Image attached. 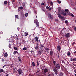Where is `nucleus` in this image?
Masks as SVG:
<instances>
[{
    "label": "nucleus",
    "mask_w": 76,
    "mask_h": 76,
    "mask_svg": "<svg viewBox=\"0 0 76 76\" xmlns=\"http://www.w3.org/2000/svg\"><path fill=\"white\" fill-rule=\"evenodd\" d=\"M59 76H63V73L61 72L59 74Z\"/></svg>",
    "instance_id": "b1692460"
},
{
    "label": "nucleus",
    "mask_w": 76,
    "mask_h": 76,
    "mask_svg": "<svg viewBox=\"0 0 76 76\" xmlns=\"http://www.w3.org/2000/svg\"><path fill=\"white\" fill-rule=\"evenodd\" d=\"M48 17L49 19H53V15H52L50 13L48 14Z\"/></svg>",
    "instance_id": "20e7f679"
},
{
    "label": "nucleus",
    "mask_w": 76,
    "mask_h": 76,
    "mask_svg": "<svg viewBox=\"0 0 76 76\" xmlns=\"http://www.w3.org/2000/svg\"><path fill=\"white\" fill-rule=\"evenodd\" d=\"M18 60L20 61H21V59L20 58V57H18Z\"/></svg>",
    "instance_id": "f704fd0d"
},
{
    "label": "nucleus",
    "mask_w": 76,
    "mask_h": 76,
    "mask_svg": "<svg viewBox=\"0 0 76 76\" xmlns=\"http://www.w3.org/2000/svg\"><path fill=\"white\" fill-rule=\"evenodd\" d=\"M46 8L47 9H48L49 8V7H48V6H47L46 7Z\"/></svg>",
    "instance_id": "37998d69"
},
{
    "label": "nucleus",
    "mask_w": 76,
    "mask_h": 76,
    "mask_svg": "<svg viewBox=\"0 0 76 76\" xmlns=\"http://www.w3.org/2000/svg\"><path fill=\"white\" fill-rule=\"evenodd\" d=\"M27 50V48L26 47H25L23 48V50L24 51H25V50Z\"/></svg>",
    "instance_id": "c756f323"
},
{
    "label": "nucleus",
    "mask_w": 76,
    "mask_h": 76,
    "mask_svg": "<svg viewBox=\"0 0 76 76\" xmlns=\"http://www.w3.org/2000/svg\"><path fill=\"white\" fill-rule=\"evenodd\" d=\"M15 18L16 19H19V17H18V15H15Z\"/></svg>",
    "instance_id": "cd10ccee"
},
{
    "label": "nucleus",
    "mask_w": 76,
    "mask_h": 76,
    "mask_svg": "<svg viewBox=\"0 0 76 76\" xmlns=\"http://www.w3.org/2000/svg\"><path fill=\"white\" fill-rule=\"evenodd\" d=\"M72 45H73V44H72Z\"/></svg>",
    "instance_id": "774afa93"
},
{
    "label": "nucleus",
    "mask_w": 76,
    "mask_h": 76,
    "mask_svg": "<svg viewBox=\"0 0 76 76\" xmlns=\"http://www.w3.org/2000/svg\"><path fill=\"white\" fill-rule=\"evenodd\" d=\"M58 12L59 13H61V9H58Z\"/></svg>",
    "instance_id": "a878e982"
},
{
    "label": "nucleus",
    "mask_w": 76,
    "mask_h": 76,
    "mask_svg": "<svg viewBox=\"0 0 76 76\" xmlns=\"http://www.w3.org/2000/svg\"><path fill=\"white\" fill-rule=\"evenodd\" d=\"M45 50L46 52H47V53H49V51L50 50V49H49L48 48H45Z\"/></svg>",
    "instance_id": "2eb2a0df"
},
{
    "label": "nucleus",
    "mask_w": 76,
    "mask_h": 76,
    "mask_svg": "<svg viewBox=\"0 0 76 76\" xmlns=\"http://www.w3.org/2000/svg\"><path fill=\"white\" fill-rule=\"evenodd\" d=\"M65 23H66V25H67V23H68V21L65 20Z\"/></svg>",
    "instance_id": "c85d7f7f"
},
{
    "label": "nucleus",
    "mask_w": 76,
    "mask_h": 76,
    "mask_svg": "<svg viewBox=\"0 0 76 76\" xmlns=\"http://www.w3.org/2000/svg\"><path fill=\"white\" fill-rule=\"evenodd\" d=\"M44 3H42L41 4V5H42V6H44Z\"/></svg>",
    "instance_id": "79ce46f5"
},
{
    "label": "nucleus",
    "mask_w": 76,
    "mask_h": 76,
    "mask_svg": "<svg viewBox=\"0 0 76 76\" xmlns=\"http://www.w3.org/2000/svg\"><path fill=\"white\" fill-rule=\"evenodd\" d=\"M74 21H75V22L76 23V20H75Z\"/></svg>",
    "instance_id": "bf43d9fd"
},
{
    "label": "nucleus",
    "mask_w": 76,
    "mask_h": 76,
    "mask_svg": "<svg viewBox=\"0 0 76 76\" xmlns=\"http://www.w3.org/2000/svg\"><path fill=\"white\" fill-rule=\"evenodd\" d=\"M32 54H34V53H33V52H32V53H31Z\"/></svg>",
    "instance_id": "052dcab7"
},
{
    "label": "nucleus",
    "mask_w": 76,
    "mask_h": 76,
    "mask_svg": "<svg viewBox=\"0 0 76 76\" xmlns=\"http://www.w3.org/2000/svg\"><path fill=\"white\" fill-rule=\"evenodd\" d=\"M34 54V56H35V55H34V54Z\"/></svg>",
    "instance_id": "680f3d73"
},
{
    "label": "nucleus",
    "mask_w": 76,
    "mask_h": 76,
    "mask_svg": "<svg viewBox=\"0 0 76 76\" xmlns=\"http://www.w3.org/2000/svg\"><path fill=\"white\" fill-rule=\"evenodd\" d=\"M49 10H51V7H50L49 8Z\"/></svg>",
    "instance_id": "a18cd8bd"
},
{
    "label": "nucleus",
    "mask_w": 76,
    "mask_h": 76,
    "mask_svg": "<svg viewBox=\"0 0 76 76\" xmlns=\"http://www.w3.org/2000/svg\"><path fill=\"white\" fill-rule=\"evenodd\" d=\"M74 30L75 31H76V27H75V28H74Z\"/></svg>",
    "instance_id": "8fccbe9b"
},
{
    "label": "nucleus",
    "mask_w": 76,
    "mask_h": 76,
    "mask_svg": "<svg viewBox=\"0 0 76 76\" xmlns=\"http://www.w3.org/2000/svg\"><path fill=\"white\" fill-rule=\"evenodd\" d=\"M58 56L59 57V54H58Z\"/></svg>",
    "instance_id": "e2e57ef3"
},
{
    "label": "nucleus",
    "mask_w": 76,
    "mask_h": 76,
    "mask_svg": "<svg viewBox=\"0 0 76 76\" xmlns=\"http://www.w3.org/2000/svg\"><path fill=\"white\" fill-rule=\"evenodd\" d=\"M34 23H36L37 26L38 27H39V22L38 21L37 19H36L34 20Z\"/></svg>",
    "instance_id": "39448f33"
},
{
    "label": "nucleus",
    "mask_w": 76,
    "mask_h": 76,
    "mask_svg": "<svg viewBox=\"0 0 76 76\" xmlns=\"http://www.w3.org/2000/svg\"><path fill=\"white\" fill-rule=\"evenodd\" d=\"M32 41H33V40H32Z\"/></svg>",
    "instance_id": "338daca9"
},
{
    "label": "nucleus",
    "mask_w": 76,
    "mask_h": 76,
    "mask_svg": "<svg viewBox=\"0 0 76 76\" xmlns=\"http://www.w3.org/2000/svg\"><path fill=\"white\" fill-rule=\"evenodd\" d=\"M6 66V65H5L4 66H3V68H4V67H5V66Z\"/></svg>",
    "instance_id": "49530a36"
},
{
    "label": "nucleus",
    "mask_w": 76,
    "mask_h": 76,
    "mask_svg": "<svg viewBox=\"0 0 76 76\" xmlns=\"http://www.w3.org/2000/svg\"><path fill=\"white\" fill-rule=\"evenodd\" d=\"M43 52V50H42L41 49H40L38 52V54L39 55H40V54H41Z\"/></svg>",
    "instance_id": "0eeeda50"
},
{
    "label": "nucleus",
    "mask_w": 76,
    "mask_h": 76,
    "mask_svg": "<svg viewBox=\"0 0 76 76\" xmlns=\"http://www.w3.org/2000/svg\"><path fill=\"white\" fill-rule=\"evenodd\" d=\"M61 14L63 16H66H66H67V14L65 11H64V10H63L62 11Z\"/></svg>",
    "instance_id": "7ed1b4c3"
},
{
    "label": "nucleus",
    "mask_w": 76,
    "mask_h": 76,
    "mask_svg": "<svg viewBox=\"0 0 76 76\" xmlns=\"http://www.w3.org/2000/svg\"><path fill=\"white\" fill-rule=\"evenodd\" d=\"M58 16L59 18L61 20H65V18L64 17L61 16V15L60 14H58Z\"/></svg>",
    "instance_id": "f03ea898"
},
{
    "label": "nucleus",
    "mask_w": 76,
    "mask_h": 76,
    "mask_svg": "<svg viewBox=\"0 0 76 76\" xmlns=\"http://www.w3.org/2000/svg\"><path fill=\"white\" fill-rule=\"evenodd\" d=\"M65 12H66L68 13V15H70V12H69V10H68V9H66L65 10Z\"/></svg>",
    "instance_id": "4468645a"
},
{
    "label": "nucleus",
    "mask_w": 76,
    "mask_h": 76,
    "mask_svg": "<svg viewBox=\"0 0 76 76\" xmlns=\"http://www.w3.org/2000/svg\"><path fill=\"white\" fill-rule=\"evenodd\" d=\"M17 53H18V51H14V52L13 53V54H14V55H15V54H17Z\"/></svg>",
    "instance_id": "4be33fe9"
},
{
    "label": "nucleus",
    "mask_w": 76,
    "mask_h": 76,
    "mask_svg": "<svg viewBox=\"0 0 76 76\" xmlns=\"http://www.w3.org/2000/svg\"><path fill=\"white\" fill-rule=\"evenodd\" d=\"M71 16H72V17H74V15H73V14H71Z\"/></svg>",
    "instance_id": "a19ab883"
},
{
    "label": "nucleus",
    "mask_w": 76,
    "mask_h": 76,
    "mask_svg": "<svg viewBox=\"0 0 76 76\" xmlns=\"http://www.w3.org/2000/svg\"><path fill=\"white\" fill-rule=\"evenodd\" d=\"M50 5H51V6H52V5H53V3L51 1L50 2Z\"/></svg>",
    "instance_id": "4c0bfd02"
},
{
    "label": "nucleus",
    "mask_w": 76,
    "mask_h": 76,
    "mask_svg": "<svg viewBox=\"0 0 76 76\" xmlns=\"http://www.w3.org/2000/svg\"><path fill=\"white\" fill-rule=\"evenodd\" d=\"M36 63L37 64V66H39V63L38 62V61Z\"/></svg>",
    "instance_id": "2f4dec72"
},
{
    "label": "nucleus",
    "mask_w": 76,
    "mask_h": 76,
    "mask_svg": "<svg viewBox=\"0 0 76 76\" xmlns=\"http://www.w3.org/2000/svg\"><path fill=\"white\" fill-rule=\"evenodd\" d=\"M50 54L51 56H53V52L52 51H50Z\"/></svg>",
    "instance_id": "5701e85b"
},
{
    "label": "nucleus",
    "mask_w": 76,
    "mask_h": 76,
    "mask_svg": "<svg viewBox=\"0 0 76 76\" xmlns=\"http://www.w3.org/2000/svg\"><path fill=\"white\" fill-rule=\"evenodd\" d=\"M32 67H35V62H33L32 64Z\"/></svg>",
    "instance_id": "aec40b11"
},
{
    "label": "nucleus",
    "mask_w": 76,
    "mask_h": 76,
    "mask_svg": "<svg viewBox=\"0 0 76 76\" xmlns=\"http://www.w3.org/2000/svg\"><path fill=\"white\" fill-rule=\"evenodd\" d=\"M53 64L54 66H55V65H56V61H53Z\"/></svg>",
    "instance_id": "e433bc0d"
},
{
    "label": "nucleus",
    "mask_w": 76,
    "mask_h": 76,
    "mask_svg": "<svg viewBox=\"0 0 76 76\" xmlns=\"http://www.w3.org/2000/svg\"><path fill=\"white\" fill-rule=\"evenodd\" d=\"M44 45H41V44L40 45V50H44Z\"/></svg>",
    "instance_id": "ddd939ff"
},
{
    "label": "nucleus",
    "mask_w": 76,
    "mask_h": 76,
    "mask_svg": "<svg viewBox=\"0 0 76 76\" xmlns=\"http://www.w3.org/2000/svg\"><path fill=\"white\" fill-rule=\"evenodd\" d=\"M34 47L36 50H37V49H38V48H39V45H38V44H37V45L35 46V45H34Z\"/></svg>",
    "instance_id": "9d476101"
},
{
    "label": "nucleus",
    "mask_w": 76,
    "mask_h": 76,
    "mask_svg": "<svg viewBox=\"0 0 76 76\" xmlns=\"http://www.w3.org/2000/svg\"><path fill=\"white\" fill-rule=\"evenodd\" d=\"M4 72V71L2 69H0V73H2Z\"/></svg>",
    "instance_id": "bb28decb"
},
{
    "label": "nucleus",
    "mask_w": 76,
    "mask_h": 76,
    "mask_svg": "<svg viewBox=\"0 0 76 76\" xmlns=\"http://www.w3.org/2000/svg\"><path fill=\"white\" fill-rule=\"evenodd\" d=\"M63 29H64V28H63Z\"/></svg>",
    "instance_id": "0e129e2a"
},
{
    "label": "nucleus",
    "mask_w": 76,
    "mask_h": 76,
    "mask_svg": "<svg viewBox=\"0 0 76 76\" xmlns=\"http://www.w3.org/2000/svg\"><path fill=\"white\" fill-rule=\"evenodd\" d=\"M67 56L68 57H69V56H71V53L70 52H68L67 54Z\"/></svg>",
    "instance_id": "f3484780"
},
{
    "label": "nucleus",
    "mask_w": 76,
    "mask_h": 76,
    "mask_svg": "<svg viewBox=\"0 0 76 76\" xmlns=\"http://www.w3.org/2000/svg\"><path fill=\"white\" fill-rule=\"evenodd\" d=\"M57 2H58V3H61V1L58 0Z\"/></svg>",
    "instance_id": "72a5a7b5"
},
{
    "label": "nucleus",
    "mask_w": 76,
    "mask_h": 76,
    "mask_svg": "<svg viewBox=\"0 0 76 76\" xmlns=\"http://www.w3.org/2000/svg\"><path fill=\"white\" fill-rule=\"evenodd\" d=\"M43 11L44 12V11H45L44 10H43Z\"/></svg>",
    "instance_id": "69168bd1"
},
{
    "label": "nucleus",
    "mask_w": 76,
    "mask_h": 76,
    "mask_svg": "<svg viewBox=\"0 0 76 76\" xmlns=\"http://www.w3.org/2000/svg\"><path fill=\"white\" fill-rule=\"evenodd\" d=\"M70 33H67L65 35V37L66 38H69L70 37Z\"/></svg>",
    "instance_id": "f8f14e48"
},
{
    "label": "nucleus",
    "mask_w": 76,
    "mask_h": 76,
    "mask_svg": "<svg viewBox=\"0 0 76 76\" xmlns=\"http://www.w3.org/2000/svg\"><path fill=\"white\" fill-rule=\"evenodd\" d=\"M30 52H31V53H34V51H33L32 50H31Z\"/></svg>",
    "instance_id": "de8ad7c7"
},
{
    "label": "nucleus",
    "mask_w": 76,
    "mask_h": 76,
    "mask_svg": "<svg viewBox=\"0 0 76 76\" xmlns=\"http://www.w3.org/2000/svg\"><path fill=\"white\" fill-rule=\"evenodd\" d=\"M43 70H44V73L45 75H46L47 73L48 72V69L47 68H45L44 69H43Z\"/></svg>",
    "instance_id": "6e6552de"
},
{
    "label": "nucleus",
    "mask_w": 76,
    "mask_h": 76,
    "mask_svg": "<svg viewBox=\"0 0 76 76\" xmlns=\"http://www.w3.org/2000/svg\"><path fill=\"white\" fill-rule=\"evenodd\" d=\"M4 57H7V56H8V54L5 53L4 54Z\"/></svg>",
    "instance_id": "6ab92c4d"
},
{
    "label": "nucleus",
    "mask_w": 76,
    "mask_h": 76,
    "mask_svg": "<svg viewBox=\"0 0 76 76\" xmlns=\"http://www.w3.org/2000/svg\"><path fill=\"white\" fill-rule=\"evenodd\" d=\"M55 21H56V22H58V20H57V19H56V20H55Z\"/></svg>",
    "instance_id": "09e8293b"
},
{
    "label": "nucleus",
    "mask_w": 76,
    "mask_h": 76,
    "mask_svg": "<svg viewBox=\"0 0 76 76\" xmlns=\"http://www.w3.org/2000/svg\"><path fill=\"white\" fill-rule=\"evenodd\" d=\"M74 9H75V10H76V8H74Z\"/></svg>",
    "instance_id": "4d7b16f0"
},
{
    "label": "nucleus",
    "mask_w": 76,
    "mask_h": 76,
    "mask_svg": "<svg viewBox=\"0 0 76 76\" xmlns=\"http://www.w3.org/2000/svg\"><path fill=\"white\" fill-rule=\"evenodd\" d=\"M17 71H18V73H19V75H20L21 74H22V69H18Z\"/></svg>",
    "instance_id": "423d86ee"
},
{
    "label": "nucleus",
    "mask_w": 76,
    "mask_h": 76,
    "mask_svg": "<svg viewBox=\"0 0 76 76\" xmlns=\"http://www.w3.org/2000/svg\"><path fill=\"white\" fill-rule=\"evenodd\" d=\"M74 76H76V74H75L74 75Z\"/></svg>",
    "instance_id": "13d9d810"
},
{
    "label": "nucleus",
    "mask_w": 76,
    "mask_h": 76,
    "mask_svg": "<svg viewBox=\"0 0 76 76\" xmlns=\"http://www.w3.org/2000/svg\"><path fill=\"white\" fill-rule=\"evenodd\" d=\"M71 61H72L73 60V58H71L70 59Z\"/></svg>",
    "instance_id": "c03bdc74"
},
{
    "label": "nucleus",
    "mask_w": 76,
    "mask_h": 76,
    "mask_svg": "<svg viewBox=\"0 0 76 76\" xmlns=\"http://www.w3.org/2000/svg\"><path fill=\"white\" fill-rule=\"evenodd\" d=\"M63 43H64V44H66V43L65 42H63Z\"/></svg>",
    "instance_id": "5fc2aeb1"
},
{
    "label": "nucleus",
    "mask_w": 76,
    "mask_h": 76,
    "mask_svg": "<svg viewBox=\"0 0 76 76\" xmlns=\"http://www.w3.org/2000/svg\"><path fill=\"white\" fill-rule=\"evenodd\" d=\"M56 69V68H54L53 69V71H54V73H55L56 75H57V70Z\"/></svg>",
    "instance_id": "1a4fd4ad"
},
{
    "label": "nucleus",
    "mask_w": 76,
    "mask_h": 76,
    "mask_svg": "<svg viewBox=\"0 0 76 76\" xmlns=\"http://www.w3.org/2000/svg\"><path fill=\"white\" fill-rule=\"evenodd\" d=\"M28 14L27 13H26L25 14V16L26 17H27L28 16Z\"/></svg>",
    "instance_id": "7c9ffc66"
},
{
    "label": "nucleus",
    "mask_w": 76,
    "mask_h": 76,
    "mask_svg": "<svg viewBox=\"0 0 76 76\" xmlns=\"http://www.w3.org/2000/svg\"><path fill=\"white\" fill-rule=\"evenodd\" d=\"M18 9L19 10H23V7L22 6L20 7H18Z\"/></svg>",
    "instance_id": "412c9836"
},
{
    "label": "nucleus",
    "mask_w": 76,
    "mask_h": 76,
    "mask_svg": "<svg viewBox=\"0 0 76 76\" xmlns=\"http://www.w3.org/2000/svg\"><path fill=\"white\" fill-rule=\"evenodd\" d=\"M57 48L58 49V51H60V50L61 49V48H60V47L58 45L57 46Z\"/></svg>",
    "instance_id": "dca6fc26"
},
{
    "label": "nucleus",
    "mask_w": 76,
    "mask_h": 76,
    "mask_svg": "<svg viewBox=\"0 0 76 76\" xmlns=\"http://www.w3.org/2000/svg\"><path fill=\"white\" fill-rule=\"evenodd\" d=\"M8 3L7 1H5L4 2V4H7Z\"/></svg>",
    "instance_id": "393cba45"
},
{
    "label": "nucleus",
    "mask_w": 76,
    "mask_h": 76,
    "mask_svg": "<svg viewBox=\"0 0 76 76\" xmlns=\"http://www.w3.org/2000/svg\"><path fill=\"white\" fill-rule=\"evenodd\" d=\"M73 61H76V58L75 59L73 58Z\"/></svg>",
    "instance_id": "58836bf2"
},
{
    "label": "nucleus",
    "mask_w": 76,
    "mask_h": 76,
    "mask_svg": "<svg viewBox=\"0 0 76 76\" xmlns=\"http://www.w3.org/2000/svg\"><path fill=\"white\" fill-rule=\"evenodd\" d=\"M75 4L76 5V1L75 2Z\"/></svg>",
    "instance_id": "6e6d98bb"
},
{
    "label": "nucleus",
    "mask_w": 76,
    "mask_h": 76,
    "mask_svg": "<svg viewBox=\"0 0 76 76\" xmlns=\"http://www.w3.org/2000/svg\"><path fill=\"white\" fill-rule=\"evenodd\" d=\"M28 35V33H26V32L24 33V37H26V36H27Z\"/></svg>",
    "instance_id": "a211bd4d"
},
{
    "label": "nucleus",
    "mask_w": 76,
    "mask_h": 76,
    "mask_svg": "<svg viewBox=\"0 0 76 76\" xmlns=\"http://www.w3.org/2000/svg\"><path fill=\"white\" fill-rule=\"evenodd\" d=\"M35 42H33V43H35V42L37 41V42H38V37L36 36L35 37Z\"/></svg>",
    "instance_id": "9b49d317"
},
{
    "label": "nucleus",
    "mask_w": 76,
    "mask_h": 76,
    "mask_svg": "<svg viewBox=\"0 0 76 76\" xmlns=\"http://www.w3.org/2000/svg\"><path fill=\"white\" fill-rule=\"evenodd\" d=\"M74 72L76 74V69L74 70Z\"/></svg>",
    "instance_id": "603ef678"
},
{
    "label": "nucleus",
    "mask_w": 76,
    "mask_h": 76,
    "mask_svg": "<svg viewBox=\"0 0 76 76\" xmlns=\"http://www.w3.org/2000/svg\"><path fill=\"white\" fill-rule=\"evenodd\" d=\"M56 69L57 70H59L60 68V65L58 63H56L55 66Z\"/></svg>",
    "instance_id": "f257e3e1"
},
{
    "label": "nucleus",
    "mask_w": 76,
    "mask_h": 76,
    "mask_svg": "<svg viewBox=\"0 0 76 76\" xmlns=\"http://www.w3.org/2000/svg\"><path fill=\"white\" fill-rule=\"evenodd\" d=\"M12 47V46H11V45L10 44L9 45V48H11Z\"/></svg>",
    "instance_id": "c9c22d12"
},
{
    "label": "nucleus",
    "mask_w": 76,
    "mask_h": 76,
    "mask_svg": "<svg viewBox=\"0 0 76 76\" xmlns=\"http://www.w3.org/2000/svg\"><path fill=\"white\" fill-rule=\"evenodd\" d=\"M4 60L3 58L2 59V62H3V61H4V60Z\"/></svg>",
    "instance_id": "3c124183"
},
{
    "label": "nucleus",
    "mask_w": 76,
    "mask_h": 76,
    "mask_svg": "<svg viewBox=\"0 0 76 76\" xmlns=\"http://www.w3.org/2000/svg\"><path fill=\"white\" fill-rule=\"evenodd\" d=\"M11 1H12V3H13V2H15V0H11Z\"/></svg>",
    "instance_id": "ea45409f"
},
{
    "label": "nucleus",
    "mask_w": 76,
    "mask_h": 76,
    "mask_svg": "<svg viewBox=\"0 0 76 76\" xmlns=\"http://www.w3.org/2000/svg\"><path fill=\"white\" fill-rule=\"evenodd\" d=\"M14 50H15L16 51L18 50V48L16 47H14Z\"/></svg>",
    "instance_id": "473e14b6"
},
{
    "label": "nucleus",
    "mask_w": 76,
    "mask_h": 76,
    "mask_svg": "<svg viewBox=\"0 0 76 76\" xmlns=\"http://www.w3.org/2000/svg\"><path fill=\"white\" fill-rule=\"evenodd\" d=\"M74 54H76V51H75L74 52Z\"/></svg>",
    "instance_id": "864d4df0"
}]
</instances>
